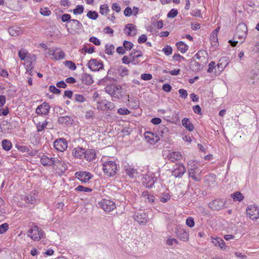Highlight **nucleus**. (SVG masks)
<instances>
[{"label":"nucleus","instance_id":"obj_5","mask_svg":"<svg viewBox=\"0 0 259 259\" xmlns=\"http://www.w3.org/2000/svg\"><path fill=\"white\" fill-rule=\"evenodd\" d=\"M209 207L213 210H219L228 207L227 201L223 199H215L208 204Z\"/></svg>","mask_w":259,"mask_h":259},{"label":"nucleus","instance_id":"obj_56","mask_svg":"<svg viewBox=\"0 0 259 259\" xmlns=\"http://www.w3.org/2000/svg\"><path fill=\"white\" fill-rule=\"evenodd\" d=\"M71 22L72 23V26L76 29H80L83 27L81 23L76 19H72Z\"/></svg>","mask_w":259,"mask_h":259},{"label":"nucleus","instance_id":"obj_52","mask_svg":"<svg viewBox=\"0 0 259 259\" xmlns=\"http://www.w3.org/2000/svg\"><path fill=\"white\" fill-rule=\"evenodd\" d=\"M220 30V27H218L213 31L211 35V40L214 42H218V33Z\"/></svg>","mask_w":259,"mask_h":259},{"label":"nucleus","instance_id":"obj_59","mask_svg":"<svg viewBox=\"0 0 259 259\" xmlns=\"http://www.w3.org/2000/svg\"><path fill=\"white\" fill-rule=\"evenodd\" d=\"M162 51L165 55L169 56L172 54V49L170 46L167 45L163 48Z\"/></svg>","mask_w":259,"mask_h":259},{"label":"nucleus","instance_id":"obj_42","mask_svg":"<svg viewBox=\"0 0 259 259\" xmlns=\"http://www.w3.org/2000/svg\"><path fill=\"white\" fill-rule=\"evenodd\" d=\"M18 56L21 60H25L26 58L27 57V55L28 54V53L27 50L24 49H21L18 51Z\"/></svg>","mask_w":259,"mask_h":259},{"label":"nucleus","instance_id":"obj_48","mask_svg":"<svg viewBox=\"0 0 259 259\" xmlns=\"http://www.w3.org/2000/svg\"><path fill=\"white\" fill-rule=\"evenodd\" d=\"M110 11L107 4L101 5L100 7V13L102 15H106Z\"/></svg>","mask_w":259,"mask_h":259},{"label":"nucleus","instance_id":"obj_40","mask_svg":"<svg viewBox=\"0 0 259 259\" xmlns=\"http://www.w3.org/2000/svg\"><path fill=\"white\" fill-rule=\"evenodd\" d=\"M167 157L172 162L177 161L178 160V152L174 151L170 152L167 155Z\"/></svg>","mask_w":259,"mask_h":259},{"label":"nucleus","instance_id":"obj_51","mask_svg":"<svg viewBox=\"0 0 259 259\" xmlns=\"http://www.w3.org/2000/svg\"><path fill=\"white\" fill-rule=\"evenodd\" d=\"M49 90L50 92L56 95H60L61 93V90L58 89L54 85H50L49 87Z\"/></svg>","mask_w":259,"mask_h":259},{"label":"nucleus","instance_id":"obj_49","mask_svg":"<svg viewBox=\"0 0 259 259\" xmlns=\"http://www.w3.org/2000/svg\"><path fill=\"white\" fill-rule=\"evenodd\" d=\"M122 62L126 65H128L130 63H132L134 65H137V63H135L134 59H130L129 57L127 56H124L122 57Z\"/></svg>","mask_w":259,"mask_h":259},{"label":"nucleus","instance_id":"obj_3","mask_svg":"<svg viewBox=\"0 0 259 259\" xmlns=\"http://www.w3.org/2000/svg\"><path fill=\"white\" fill-rule=\"evenodd\" d=\"M87 66L92 71L98 72L103 70L104 68V64L102 61L98 59H90Z\"/></svg>","mask_w":259,"mask_h":259},{"label":"nucleus","instance_id":"obj_57","mask_svg":"<svg viewBox=\"0 0 259 259\" xmlns=\"http://www.w3.org/2000/svg\"><path fill=\"white\" fill-rule=\"evenodd\" d=\"M9 224L7 223H3L0 225V234L5 233L9 229Z\"/></svg>","mask_w":259,"mask_h":259},{"label":"nucleus","instance_id":"obj_44","mask_svg":"<svg viewBox=\"0 0 259 259\" xmlns=\"http://www.w3.org/2000/svg\"><path fill=\"white\" fill-rule=\"evenodd\" d=\"M63 64L65 65V66H66L67 68H68L69 69L72 71H74L76 69V66L75 63L71 61H65L63 62Z\"/></svg>","mask_w":259,"mask_h":259},{"label":"nucleus","instance_id":"obj_46","mask_svg":"<svg viewBox=\"0 0 259 259\" xmlns=\"http://www.w3.org/2000/svg\"><path fill=\"white\" fill-rule=\"evenodd\" d=\"M80 51L84 52L85 53L92 54L95 51V48L93 46L90 48H88L85 45H84L83 47L81 49Z\"/></svg>","mask_w":259,"mask_h":259},{"label":"nucleus","instance_id":"obj_14","mask_svg":"<svg viewBox=\"0 0 259 259\" xmlns=\"http://www.w3.org/2000/svg\"><path fill=\"white\" fill-rule=\"evenodd\" d=\"M127 105L132 109H137L139 107L140 101L138 97L132 96L130 97L128 95Z\"/></svg>","mask_w":259,"mask_h":259},{"label":"nucleus","instance_id":"obj_31","mask_svg":"<svg viewBox=\"0 0 259 259\" xmlns=\"http://www.w3.org/2000/svg\"><path fill=\"white\" fill-rule=\"evenodd\" d=\"M142 197L145 199L146 201H148L150 203H153L155 201V196L150 194L147 191H145L142 193Z\"/></svg>","mask_w":259,"mask_h":259},{"label":"nucleus","instance_id":"obj_21","mask_svg":"<svg viewBox=\"0 0 259 259\" xmlns=\"http://www.w3.org/2000/svg\"><path fill=\"white\" fill-rule=\"evenodd\" d=\"M125 33L128 36H134L136 34V26L132 23H128L125 26Z\"/></svg>","mask_w":259,"mask_h":259},{"label":"nucleus","instance_id":"obj_50","mask_svg":"<svg viewBox=\"0 0 259 259\" xmlns=\"http://www.w3.org/2000/svg\"><path fill=\"white\" fill-rule=\"evenodd\" d=\"M160 130L158 131V135L161 137H163L165 134L168 132V129L165 125L161 124L159 126Z\"/></svg>","mask_w":259,"mask_h":259},{"label":"nucleus","instance_id":"obj_30","mask_svg":"<svg viewBox=\"0 0 259 259\" xmlns=\"http://www.w3.org/2000/svg\"><path fill=\"white\" fill-rule=\"evenodd\" d=\"M24 200L28 204H34L36 201L35 192L33 193V194L25 196Z\"/></svg>","mask_w":259,"mask_h":259},{"label":"nucleus","instance_id":"obj_10","mask_svg":"<svg viewBox=\"0 0 259 259\" xmlns=\"http://www.w3.org/2000/svg\"><path fill=\"white\" fill-rule=\"evenodd\" d=\"M54 147L58 151L63 152L68 146L66 140L64 138H58L56 139L53 143Z\"/></svg>","mask_w":259,"mask_h":259},{"label":"nucleus","instance_id":"obj_39","mask_svg":"<svg viewBox=\"0 0 259 259\" xmlns=\"http://www.w3.org/2000/svg\"><path fill=\"white\" fill-rule=\"evenodd\" d=\"M87 16L91 20H96L99 16L98 13L96 11L90 10L87 13Z\"/></svg>","mask_w":259,"mask_h":259},{"label":"nucleus","instance_id":"obj_13","mask_svg":"<svg viewBox=\"0 0 259 259\" xmlns=\"http://www.w3.org/2000/svg\"><path fill=\"white\" fill-rule=\"evenodd\" d=\"M45 236V232L37 226H33V234L30 238L34 241H38Z\"/></svg>","mask_w":259,"mask_h":259},{"label":"nucleus","instance_id":"obj_58","mask_svg":"<svg viewBox=\"0 0 259 259\" xmlns=\"http://www.w3.org/2000/svg\"><path fill=\"white\" fill-rule=\"evenodd\" d=\"M117 113L122 115H129L131 112L125 108H120L117 110Z\"/></svg>","mask_w":259,"mask_h":259},{"label":"nucleus","instance_id":"obj_19","mask_svg":"<svg viewBox=\"0 0 259 259\" xmlns=\"http://www.w3.org/2000/svg\"><path fill=\"white\" fill-rule=\"evenodd\" d=\"M123 86H126L125 83L123 84L122 85H116L115 87V96H113V98H117L118 99H122L124 96L125 91L123 89Z\"/></svg>","mask_w":259,"mask_h":259},{"label":"nucleus","instance_id":"obj_11","mask_svg":"<svg viewBox=\"0 0 259 259\" xmlns=\"http://www.w3.org/2000/svg\"><path fill=\"white\" fill-rule=\"evenodd\" d=\"M133 219L139 224L144 225L148 222V214L143 211H139L135 213Z\"/></svg>","mask_w":259,"mask_h":259},{"label":"nucleus","instance_id":"obj_7","mask_svg":"<svg viewBox=\"0 0 259 259\" xmlns=\"http://www.w3.org/2000/svg\"><path fill=\"white\" fill-rule=\"evenodd\" d=\"M99 205L106 212H110L116 208L115 202L109 199H103L98 203Z\"/></svg>","mask_w":259,"mask_h":259},{"label":"nucleus","instance_id":"obj_62","mask_svg":"<svg viewBox=\"0 0 259 259\" xmlns=\"http://www.w3.org/2000/svg\"><path fill=\"white\" fill-rule=\"evenodd\" d=\"M40 163L44 166H50L49 157L47 156H43L40 158Z\"/></svg>","mask_w":259,"mask_h":259},{"label":"nucleus","instance_id":"obj_38","mask_svg":"<svg viewBox=\"0 0 259 259\" xmlns=\"http://www.w3.org/2000/svg\"><path fill=\"white\" fill-rule=\"evenodd\" d=\"M105 52L106 54L108 55H112L114 52L115 47L112 44H106L105 45Z\"/></svg>","mask_w":259,"mask_h":259},{"label":"nucleus","instance_id":"obj_6","mask_svg":"<svg viewBox=\"0 0 259 259\" xmlns=\"http://www.w3.org/2000/svg\"><path fill=\"white\" fill-rule=\"evenodd\" d=\"M75 177L82 183H87L93 178V175L89 171L80 170L75 172Z\"/></svg>","mask_w":259,"mask_h":259},{"label":"nucleus","instance_id":"obj_33","mask_svg":"<svg viewBox=\"0 0 259 259\" xmlns=\"http://www.w3.org/2000/svg\"><path fill=\"white\" fill-rule=\"evenodd\" d=\"M231 198H233L234 201H238L239 202L242 201L244 199V196L242 194L239 192H235L231 194Z\"/></svg>","mask_w":259,"mask_h":259},{"label":"nucleus","instance_id":"obj_29","mask_svg":"<svg viewBox=\"0 0 259 259\" xmlns=\"http://www.w3.org/2000/svg\"><path fill=\"white\" fill-rule=\"evenodd\" d=\"M212 243L215 246H219L222 249H225L226 246L225 241L220 237H217L213 238Z\"/></svg>","mask_w":259,"mask_h":259},{"label":"nucleus","instance_id":"obj_63","mask_svg":"<svg viewBox=\"0 0 259 259\" xmlns=\"http://www.w3.org/2000/svg\"><path fill=\"white\" fill-rule=\"evenodd\" d=\"M193 112L198 115H202L201 108L199 105H194L192 107Z\"/></svg>","mask_w":259,"mask_h":259},{"label":"nucleus","instance_id":"obj_61","mask_svg":"<svg viewBox=\"0 0 259 259\" xmlns=\"http://www.w3.org/2000/svg\"><path fill=\"white\" fill-rule=\"evenodd\" d=\"M145 139L151 144L156 143L160 140V138L159 137V136H156L155 137V138H150V137L146 136Z\"/></svg>","mask_w":259,"mask_h":259},{"label":"nucleus","instance_id":"obj_35","mask_svg":"<svg viewBox=\"0 0 259 259\" xmlns=\"http://www.w3.org/2000/svg\"><path fill=\"white\" fill-rule=\"evenodd\" d=\"M115 85L112 84H109L107 85L105 88V92L110 95L112 97L115 96Z\"/></svg>","mask_w":259,"mask_h":259},{"label":"nucleus","instance_id":"obj_55","mask_svg":"<svg viewBox=\"0 0 259 259\" xmlns=\"http://www.w3.org/2000/svg\"><path fill=\"white\" fill-rule=\"evenodd\" d=\"M123 46L125 51H130L134 47V44L129 41L124 40Z\"/></svg>","mask_w":259,"mask_h":259},{"label":"nucleus","instance_id":"obj_8","mask_svg":"<svg viewBox=\"0 0 259 259\" xmlns=\"http://www.w3.org/2000/svg\"><path fill=\"white\" fill-rule=\"evenodd\" d=\"M246 214L252 220H256L259 218V207L254 205H250L247 207Z\"/></svg>","mask_w":259,"mask_h":259},{"label":"nucleus","instance_id":"obj_23","mask_svg":"<svg viewBox=\"0 0 259 259\" xmlns=\"http://www.w3.org/2000/svg\"><path fill=\"white\" fill-rule=\"evenodd\" d=\"M124 170L126 175L131 178L136 177V175L138 174L137 169L128 164L124 166Z\"/></svg>","mask_w":259,"mask_h":259},{"label":"nucleus","instance_id":"obj_36","mask_svg":"<svg viewBox=\"0 0 259 259\" xmlns=\"http://www.w3.org/2000/svg\"><path fill=\"white\" fill-rule=\"evenodd\" d=\"M113 80H114L113 78L108 77V75H106L104 78L99 79L97 84L99 85H105L108 82H113Z\"/></svg>","mask_w":259,"mask_h":259},{"label":"nucleus","instance_id":"obj_45","mask_svg":"<svg viewBox=\"0 0 259 259\" xmlns=\"http://www.w3.org/2000/svg\"><path fill=\"white\" fill-rule=\"evenodd\" d=\"M61 20L63 22L69 23L72 21L71 16L70 14L65 13L62 15L60 17Z\"/></svg>","mask_w":259,"mask_h":259},{"label":"nucleus","instance_id":"obj_20","mask_svg":"<svg viewBox=\"0 0 259 259\" xmlns=\"http://www.w3.org/2000/svg\"><path fill=\"white\" fill-rule=\"evenodd\" d=\"M204 65L197 62L195 60H192L189 64L190 69L193 72H198L202 69Z\"/></svg>","mask_w":259,"mask_h":259},{"label":"nucleus","instance_id":"obj_9","mask_svg":"<svg viewBox=\"0 0 259 259\" xmlns=\"http://www.w3.org/2000/svg\"><path fill=\"white\" fill-rule=\"evenodd\" d=\"M157 180V178L154 174L146 175L142 179L143 185L147 188H152Z\"/></svg>","mask_w":259,"mask_h":259},{"label":"nucleus","instance_id":"obj_26","mask_svg":"<svg viewBox=\"0 0 259 259\" xmlns=\"http://www.w3.org/2000/svg\"><path fill=\"white\" fill-rule=\"evenodd\" d=\"M167 229L170 232H174L178 236V225L177 224V221H169L167 223Z\"/></svg>","mask_w":259,"mask_h":259},{"label":"nucleus","instance_id":"obj_37","mask_svg":"<svg viewBox=\"0 0 259 259\" xmlns=\"http://www.w3.org/2000/svg\"><path fill=\"white\" fill-rule=\"evenodd\" d=\"M189 238V233L183 229H179V239L186 241Z\"/></svg>","mask_w":259,"mask_h":259},{"label":"nucleus","instance_id":"obj_12","mask_svg":"<svg viewBox=\"0 0 259 259\" xmlns=\"http://www.w3.org/2000/svg\"><path fill=\"white\" fill-rule=\"evenodd\" d=\"M50 108V105L45 102L37 107L35 109V113L38 115L46 116L49 114Z\"/></svg>","mask_w":259,"mask_h":259},{"label":"nucleus","instance_id":"obj_16","mask_svg":"<svg viewBox=\"0 0 259 259\" xmlns=\"http://www.w3.org/2000/svg\"><path fill=\"white\" fill-rule=\"evenodd\" d=\"M248 76L250 79V84L256 85L258 84L259 73L254 70H252L248 73Z\"/></svg>","mask_w":259,"mask_h":259},{"label":"nucleus","instance_id":"obj_27","mask_svg":"<svg viewBox=\"0 0 259 259\" xmlns=\"http://www.w3.org/2000/svg\"><path fill=\"white\" fill-rule=\"evenodd\" d=\"M81 81L82 83L88 85H90L94 82L92 76L87 73H84L81 75Z\"/></svg>","mask_w":259,"mask_h":259},{"label":"nucleus","instance_id":"obj_18","mask_svg":"<svg viewBox=\"0 0 259 259\" xmlns=\"http://www.w3.org/2000/svg\"><path fill=\"white\" fill-rule=\"evenodd\" d=\"M84 153L85 149L80 146L74 148L72 153L74 157L78 159L84 158Z\"/></svg>","mask_w":259,"mask_h":259},{"label":"nucleus","instance_id":"obj_53","mask_svg":"<svg viewBox=\"0 0 259 259\" xmlns=\"http://www.w3.org/2000/svg\"><path fill=\"white\" fill-rule=\"evenodd\" d=\"M39 13L41 15L44 16H49L51 14V11L47 7L40 8Z\"/></svg>","mask_w":259,"mask_h":259},{"label":"nucleus","instance_id":"obj_28","mask_svg":"<svg viewBox=\"0 0 259 259\" xmlns=\"http://www.w3.org/2000/svg\"><path fill=\"white\" fill-rule=\"evenodd\" d=\"M142 55L143 53L141 51L136 50L135 49H134L130 54V57L131 59H134L135 63H137V65L139 64V62L136 59L142 57Z\"/></svg>","mask_w":259,"mask_h":259},{"label":"nucleus","instance_id":"obj_64","mask_svg":"<svg viewBox=\"0 0 259 259\" xmlns=\"http://www.w3.org/2000/svg\"><path fill=\"white\" fill-rule=\"evenodd\" d=\"M74 99L76 102L82 103L85 101L84 97L80 94H75L74 96Z\"/></svg>","mask_w":259,"mask_h":259},{"label":"nucleus","instance_id":"obj_17","mask_svg":"<svg viewBox=\"0 0 259 259\" xmlns=\"http://www.w3.org/2000/svg\"><path fill=\"white\" fill-rule=\"evenodd\" d=\"M229 63V58L226 56L220 59L217 65V68L219 71L222 72Z\"/></svg>","mask_w":259,"mask_h":259},{"label":"nucleus","instance_id":"obj_22","mask_svg":"<svg viewBox=\"0 0 259 259\" xmlns=\"http://www.w3.org/2000/svg\"><path fill=\"white\" fill-rule=\"evenodd\" d=\"M96 158V153L95 150L93 149H85L84 158L87 161H91Z\"/></svg>","mask_w":259,"mask_h":259},{"label":"nucleus","instance_id":"obj_24","mask_svg":"<svg viewBox=\"0 0 259 259\" xmlns=\"http://www.w3.org/2000/svg\"><path fill=\"white\" fill-rule=\"evenodd\" d=\"M182 124L188 131L192 132L194 128L193 124L189 118L185 117L182 120Z\"/></svg>","mask_w":259,"mask_h":259},{"label":"nucleus","instance_id":"obj_1","mask_svg":"<svg viewBox=\"0 0 259 259\" xmlns=\"http://www.w3.org/2000/svg\"><path fill=\"white\" fill-rule=\"evenodd\" d=\"M102 169L107 176L112 177L115 176L118 170L117 165L113 161H106L103 163Z\"/></svg>","mask_w":259,"mask_h":259},{"label":"nucleus","instance_id":"obj_47","mask_svg":"<svg viewBox=\"0 0 259 259\" xmlns=\"http://www.w3.org/2000/svg\"><path fill=\"white\" fill-rule=\"evenodd\" d=\"M188 46L183 41H179V51L182 53H185L188 49Z\"/></svg>","mask_w":259,"mask_h":259},{"label":"nucleus","instance_id":"obj_2","mask_svg":"<svg viewBox=\"0 0 259 259\" xmlns=\"http://www.w3.org/2000/svg\"><path fill=\"white\" fill-rule=\"evenodd\" d=\"M247 31L246 25L243 22L240 23L236 28L234 37L240 40V44H242L247 36Z\"/></svg>","mask_w":259,"mask_h":259},{"label":"nucleus","instance_id":"obj_34","mask_svg":"<svg viewBox=\"0 0 259 259\" xmlns=\"http://www.w3.org/2000/svg\"><path fill=\"white\" fill-rule=\"evenodd\" d=\"M84 7L82 5H78L73 10H70L68 11L69 12H72L74 15H80L84 11Z\"/></svg>","mask_w":259,"mask_h":259},{"label":"nucleus","instance_id":"obj_32","mask_svg":"<svg viewBox=\"0 0 259 259\" xmlns=\"http://www.w3.org/2000/svg\"><path fill=\"white\" fill-rule=\"evenodd\" d=\"M2 147L4 150L8 151L12 148V144L10 140L4 139L2 141Z\"/></svg>","mask_w":259,"mask_h":259},{"label":"nucleus","instance_id":"obj_60","mask_svg":"<svg viewBox=\"0 0 259 259\" xmlns=\"http://www.w3.org/2000/svg\"><path fill=\"white\" fill-rule=\"evenodd\" d=\"M186 224L188 227L190 228L193 227L195 225V222L193 218L191 217H188L186 220Z\"/></svg>","mask_w":259,"mask_h":259},{"label":"nucleus","instance_id":"obj_25","mask_svg":"<svg viewBox=\"0 0 259 259\" xmlns=\"http://www.w3.org/2000/svg\"><path fill=\"white\" fill-rule=\"evenodd\" d=\"M118 72V68H116L114 67H111L107 71V75H108V77L113 78V82H117L118 77H117V74Z\"/></svg>","mask_w":259,"mask_h":259},{"label":"nucleus","instance_id":"obj_4","mask_svg":"<svg viewBox=\"0 0 259 259\" xmlns=\"http://www.w3.org/2000/svg\"><path fill=\"white\" fill-rule=\"evenodd\" d=\"M97 104V108L98 110L102 111H111L115 107V105L113 103L107 101L105 99L98 101Z\"/></svg>","mask_w":259,"mask_h":259},{"label":"nucleus","instance_id":"obj_43","mask_svg":"<svg viewBox=\"0 0 259 259\" xmlns=\"http://www.w3.org/2000/svg\"><path fill=\"white\" fill-rule=\"evenodd\" d=\"M75 191L77 192H90L92 191V189L84 187L82 185H79L74 189Z\"/></svg>","mask_w":259,"mask_h":259},{"label":"nucleus","instance_id":"obj_41","mask_svg":"<svg viewBox=\"0 0 259 259\" xmlns=\"http://www.w3.org/2000/svg\"><path fill=\"white\" fill-rule=\"evenodd\" d=\"M118 70L119 74L121 77L128 75V69L123 66H119L118 67Z\"/></svg>","mask_w":259,"mask_h":259},{"label":"nucleus","instance_id":"obj_54","mask_svg":"<svg viewBox=\"0 0 259 259\" xmlns=\"http://www.w3.org/2000/svg\"><path fill=\"white\" fill-rule=\"evenodd\" d=\"M178 14V10L177 9H172L167 13V17L168 18H174L177 16Z\"/></svg>","mask_w":259,"mask_h":259},{"label":"nucleus","instance_id":"obj_15","mask_svg":"<svg viewBox=\"0 0 259 259\" xmlns=\"http://www.w3.org/2000/svg\"><path fill=\"white\" fill-rule=\"evenodd\" d=\"M74 122V119L68 116H62L58 117V122L62 125H65L66 126H71Z\"/></svg>","mask_w":259,"mask_h":259}]
</instances>
